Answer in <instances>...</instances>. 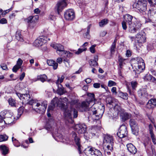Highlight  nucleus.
Segmentation results:
<instances>
[{
  "mask_svg": "<svg viewBox=\"0 0 156 156\" xmlns=\"http://www.w3.org/2000/svg\"><path fill=\"white\" fill-rule=\"evenodd\" d=\"M149 130L152 142L154 144H156V137L153 132V127L152 125L150 124L149 126Z\"/></svg>",
  "mask_w": 156,
  "mask_h": 156,
  "instance_id": "a878e982",
  "label": "nucleus"
},
{
  "mask_svg": "<svg viewBox=\"0 0 156 156\" xmlns=\"http://www.w3.org/2000/svg\"><path fill=\"white\" fill-rule=\"evenodd\" d=\"M125 60V59H123L122 58H119V67L122 68L123 66V64H125L124 61Z\"/></svg>",
  "mask_w": 156,
  "mask_h": 156,
  "instance_id": "c03bdc74",
  "label": "nucleus"
},
{
  "mask_svg": "<svg viewBox=\"0 0 156 156\" xmlns=\"http://www.w3.org/2000/svg\"><path fill=\"white\" fill-rule=\"evenodd\" d=\"M129 124L132 130H134L138 127L137 123L136 120L133 119H130L129 120Z\"/></svg>",
  "mask_w": 156,
  "mask_h": 156,
  "instance_id": "cd10ccee",
  "label": "nucleus"
},
{
  "mask_svg": "<svg viewBox=\"0 0 156 156\" xmlns=\"http://www.w3.org/2000/svg\"><path fill=\"white\" fill-rule=\"evenodd\" d=\"M150 71L153 75L156 76V70L151 69H150Z\"/></svg>",
  "mask_w": 156,
  "mask_h": 156,
  "instance_id": "774afa93",
  "label": "nucleus"
},
{
  "mask_svg": "<svg viewBox=\"0 0 156 156\" xmlns=\"http://www.w3.org/2000/svg\"><path fill=\"white\" fill-rule=\"evenodd\" d=\"M38 80L42 82H44L47 79V76L45 74L37 76Z\"/></svg>",
  "mask_w": 156,
  "mask_h": 156,
  "instance_id": "f704fd0d",
  "label": "nucleus"
},
{
  "mask_svg": "<svg viewBox=\"0 0 156 156\" xmlns=\"http://www.w3.org/2000/svg\"><path fill=\"white\" fill-rule=\"evenodd\" d=\"M150 6H155L156 5V0H147Z\"/></svg>",
  "mask_w": 156,
  "mask_h": 156,
  "instance_id": "8fccbe9b",
  "label": "nucleus"
},
{
  "mask_svg": "<svg viewBox=\"0 0 156 156\" xmlns=\"http://www.w3.org/2000/svg\"><path fill=\"white\" fill-rule=\"evenodd\" d=\"M128 151L131 154H134L137 152V149L133 144L129 143L126 145Z\"/></svg>",
  "mask_w": 156,
  "mask_h": 156,
  "instance_id": "393cba45",
  "label": "nucleus"
},
{
  "mask_svg": "<svg viewBox=\"0 0 156 156\" xmlns=\"http://www.w3.org/2000/svg\"><path fill=\"white\" fill-rule=\"evenodd\" d=\"M55 62V61L53 60H48L47 61V63L49 66H51L53 65V63Z\"/></svg>",
  "mask_w": 156,
  "mask_h": 156,
  "instance_id": "052dcab7",
  "label": "nucleus"
},
{
  "mask_svg": "<svg viewBox=\"0 0 156 156\" xmlns=\"http://www.w3.org/2000/svg\"><path fill=\"white\" fill-rule=\"evenodd\" d=\"M48 18L51 20H55L56 19L55 16L54 15L51 14L49 16Z\"/></svg>",
  "mask_w": 156,
  "mask_h": 156,
  "instance_id": "69168bd1",
  "label": "nucleus"
},
{
  "mask_svg": "<svg viewBox=\"0 0 156 156\" xmlns=\"http://www.w3.org/2000/svg\"><path fill=\"white\" fill-rule=\"evenodd\" d=\"M84 138L86 140H88L90 138V136L89 135L88 133H86V132L83 133Z\"/></svg>",
  "mask_w": 156,
  "mask_h": 156,
  "instance_id": "0e129e2a",
  "label": "nucleus"
},
{
  "mask_svg": "<svg viewBox=\"0 0 156 156\" xmlns=\"http://www.w3.org/2000/svg\"><path fill=\"white\" fill-rule=\"evenodd\" d=\"M1 115L4 116L5 119V118L12 116L13 113L8 110H4L1 112Z\"/></svg>",
  "mask_w": 156,
  "mask_h": 156,
  "instance_id": "c85d7f7f",
  "label": "nucleus"
},
{
  "mask_svg": "<svg viewBox=\"0 0 156 156\" xmlns=\"http://www.w3.org/2000/svg\"><path fill=\"white\" fill-rule=\"evenodd\" d=\"M57 86L58 87V89L57 90L58 94L60 95L63 94L65 93V91L62 84H59V85Z\"/></svg>",
  "mask_w": 156,
  "mask_h": 156,
  "instance_id": "72a5a7b5",
  "label": "nucleus"
},
{
  "mask_svg": "<svg viewBox=\"0 0 156 156\" xmlns=\"http://www.w3.org/2000/svg\"><path fill=\"white\" fill-rule=\"evenodd\" d=\"M68 99L66 98H65L63 99L62 98L58 99L56 97L55 98L51 101V105L48 106V111H52L55 106L60 107L64 111V115L66 119L72 120V113H73V118H76L77 117L78 112L74 108H71L70 110L68 109L66 103Z\"/></svg>",
  "mask_w": 156,
  "mask_h": 156,
  "instance_id": "f257e3e1",
  "label": "nucleus"
},
{
  "mask_svg": "<svg viewBox=\"0 0 156 156\" xmlns=\"http://www.w3.org/2000/svg\"><path fill=\"white\" fill-rule=\"evenodd\" d=\"M111 91L113 94L115 95L118 94V92H117L116 91V87H112L111 89Z\"/></svg>",
  "mask_w": 156,
  "mask_h": 156,
  "instance_id": "13d9d810",
  "label": "nucleus"
},
{
  "mask_svg": "<svg viewBox=\"0 0 156 156\" xmlns=\"http://www.w3.org/2000/svg\"><path fill=\"white\" fill-rule=\"evenodd\" d=\"M98 56L97 55L94 56V59L90 60V64L91 66L95 67L98 66L97 61H98Z\"/></svg>",
  "mask_w": 156,
  "mask_h": 156,
  "instance_id": "c756f323",
  "label": "nucleus"
},
{
  "mask_svg": "<svg viewBox=\"0 0 156 156\" xmlns=\"http://www.w3.org/2000/svg\"><path fill=\"white\" fill-rule=\"evenodd\" d=\"M58 79L56 81V84L57 86H58L59 84H61L62 83L64 79V76L63 75H62L61 77L59 75H58L57 76Z\"/></svg>",
  "mask_w": 156,
  "mask_h": 156,
  "instance_id": "e433bc0d",
  "label": "nucleus"
},
{
  "mask_svg": "<svg viewBox=\"0 0 156 156\" xmlns=\"http://www.w3.org/2000/svg\"><path fill=\"white\" fill-rule=\"evenodd\" d=\"M8 138V136L5 134L0 135V142L6 141Z\"/></svg>",
  "mask_w": 156,
  "mask_h": 156,
  "instance_id": "79ce46f5",
  "label": "nucleus"
},
{
  "mask_svg": "<svg viewBox=\"0 0 156 156\" xmlns=\"http://www.w3.org/2000/svg\"><path fill=\"white\" fill-rule=\"evenodd\" d=\"M93 87L96 88H99L101 86L100 84L99 83H95L93 84Z\"/></svg>",
  "mask_w": 156,
  "mask_h": 156,
  "instance_id": "338daca9",
  "label": "nucleus"
},
{
  "mask_svg": "<svg viewBox=\"0 0 156 156\" xmlns=\"http://www.w3.org/2000/svg\"><path fill=\"white\" fill-rule=\"evenodd\" d=\"M52 64L53 65L51 66L53 67V68L54 70L56 69L57 68L58 66V63L55 61V62Z\"/></svg>",
  "mask_w": 156,
  "mask_h": 156,
  "instance_id": "680f3d73",
  "label": "nucleus"
},
{
  "mask_svg": "<svg viewBox=\"0 0 156 156\" xmlns=\"http://www.w3.org/2000/svg\"><path fill=\"white\" fill-rule=\"evenodd\" d=\"M118 95L121 98L125 100L128 98V94L126 93H123L120 90L118 91Z\"/></svg>",
  "mask_w": 156,
  "mask_h": 156,
  "instance_id": "7c9ffc66",
  "label": "nucleus"
},
{
  "mask_svg": "<svg viewBox=\"0 0 156 156\" xmlns=\"http://www.w3.org/2000/svg\"><path fill=\"white\" fill-rule=\"evenodd\" d=\"M7 21L6 19L2 18L0 20V23L2 24H6L7 23Z\"/></svg>",
  "mask_w": 156,
  "mask_h": 156,
  "instance_id": "e2e57ef3",
  "label": "nucleus"
},
{
  "mask_svg": "<svg viewBox=\"0 0 156 156\" xmlns=\"http://www.w3.org/2000/svg\"><path fill=\"white\" fill-rule=\"evenodd\" d=\"M156 106V99H151L147 104V107L148 109H153Z\"/></svg>",
  "mask_w": 156,
  "mask_h": 156,
  "instance_id": "5701e85b",
  "label": "nucleus"
},
{
  "mask_svg": "<svg viewBox=\"0 0 156 156\" xmlns=\"http://www.w3.org/2000/svg\"><path fill=\"white\" fill-rule=\"evenodd\" d=\"M72 137L74 139L75 142L77 146V149L80 154L81 153V146L80 144V140L79 136H77L76 133L72 132L71 133Z\"/></svg>",
  "mask_w": 156,
  "mask_h": 156,
  "instance_id": "f3484780",
  "label": "nucleus"
},
{
  "mask_svg": "<svg viewBox=\"0 0 156 156\" xmlns=\"http://www.w3.org/2000/svg\"><path fill=\"white\" fill-rule=\"evenodd\" d=\"M109 20L107 19H105L101 20L99 23V25L100 27H103L108 23Z\"/></svg>",
  "mask_w": 156,
  "mask_h": 156,
  "instance_id": "ea45409f",
  "label": "nucleus"
},
{
  "mask_svg": "<svg viewBox=\"0 0 156 156\" xmlns=\"http://www.w3.org/2000/svg\"><path fill=\"white\" fill-rule=\"evenodd\" d=\"M23 111V107L21 106L19 108L18 110V115L20 117V116L22 114Z\"/></svg>",
  "mask_w": 156,
  "mask_h": 156,
  "instance_id": "49530a36",
  "label": "nucleus"
},
{
  "mask_svg": "<svg viewBox=\"0 0 156 156\" xmlns=\"http://www.w3.org/2000/svg\"><path fill=\"white\" fill-rule=\"evenodd\" d=\"M86 151L89 156H102L101 152L94 148H88Z\"/></svg>",
  "mask_w": 156,
  "mask_h": 156,
  "instance_id": "2eb2a0df",
  "label": "nucleus"
},
{
  "mask_svg": "<svg viewBox=\"0 0 156 156\" xmlns=\"http://www.w3.org/2000/svg\"><path fill=\"white\" fill-rule=\"evenodd\" d=\"M128 133L126 127L124 124H122L120 126L117 135L120 138H122L127 137Z\"/></svg>",
  "mask_w": 156,
  "mask_h": 156,
  "instance_id": "f8f14e48",
  "label": "nucleus"
},
{
  "mask_svg": "<svg viewBox=\"0 0 156 156\" xmlns=\"http://www.w3.org/2000/svg\"><path fill=\"white\" fill-rule=\"evenodd\" d=\"M117 83L114 81L111 80H109L108 83V86L109 87H111L113 86H116Z\"/></svg>",
  "mask_w": 156,
  "mask_h": 156,
  "instance_id": "de8ad7c7",
  "label": "nucleus"
},
{
  "mask_svg": "<svg viewBox=\"0 0 156 156\" xmlns=\"http://www.w3.org/2000/svg\"><path fill=\"white\" fill-rule=\"evenodd\" d=\"M86 49V48H79L78 51L76 52V54L77 55H79L83 51H85Z\"/></svg>",
  "mask_w": 156,
  "mask_h": 156,
  "instance_id": "6e6d98bb",
  "label": "nucleus"
},
{
  "mask_svg": "<svg viewBox=\"0 0 156 156\" xmlns=\"http://www.w3.org/2000/svg\"><path fill=\"white\" fill-rule=\"evenodd\" d=\"M14 118H15L14 116L9 117L7 118H5L4 119V123L6 124L11 123L13 122V119Z\"/></svg>",
  "mask_w": 156,
  "mask_h": 156,
  "instance_id": "473e14b6",
  "label": "nucleus"
},
{
  "mask_svg": "<svg viewBox=\"0 0 156 156\" xmlns=\"http://www.w3.org/2000/svg\"><path fill=\"white\" fill-rule=\"evenodd\" d=\"M20 68L15 65L13 68L12 70L13 72L16 73L17 71Z\"/></svg>",
  "mask_w": 156,
  "mask_h": 156,
  "instance_id": "bf43d9fd",
  "label": "nucleus"
},
{
  "mask_svg": "<svg viewBox=\"0 0 156 156\" xmlns=\"http://www.w3.org/2000/svg\"><path fill=\"white\" fill-rule=\"evenodd\" d=\"M91 26V24H90L87 27V31L84 35V37L88 39H90V35L89 34L90 29Z\"/></svg>",
  "mask_w": 156,
  "mask_h": 156,
  "instance_id": "4c0bfd02",
  "label": "nucleus"
},
{
  "mask_svg": "<svg viewBox=\"0 0 156 156\" xmlns=\"http://www.w3.org/2000/svg\"><path fill=\"white\" fill-rule=\"evenodd\" d=\"M87 129V126L84 124H78L75 126V130L79 134L85 133Z\"/></svg>",
  "mask_w": 156,
  "mask_h": 156,
  "instance_id": "aec40b11",
  "label": "nucleus"
},
{
  "mask_svg": "<svg viewBox=\"0 0 156 156\" xmlns=\"http://www.w3.org/2000/svg\"><path fill=\"white\" fill-rule=\"evenodd\" d=\"M51 46L55 49L56 50L57 53L60 56H62V52L64 50V48L63 46L60 44H52L51 45Z\"/></svg>",
  "mask_w": 156,
  "mask_h": 156,
  "instance_id": "6ab92c4d",
  "label": "nucleus"
},
{
  "mask_svg": "<svg viewBox=\"0 0 156 156\" xmlns=\"http://www.w3.org/2000/svg\"><path fill=\"white\" fill-rule=\"evenodd\" d=\"M65 18L67 20L71 21L73 20L75 18V13L72 9L67 10L64 14Z\"/></svg>",
  "mask_w": 156,
  "mask_h": 156,
  "instance_id": "a211bd4d",
  "label": "nucleus"
},
{
  "mask_svg": "<svg viewBox=\"0 0 156 156\" xmlns=\"http://www.w3.org/2000/svg\"><path fill=\"white\" fill-rule=\"evenodd\" d=\"M16 38L19 41H23V39L21 34V33L19 31H17L16 34Z\"/></svg>",
  "mask_w": 156,
  "mask_h": 156,
  "instance_id": "58836bf2",
  "label": "nucleus"
},
{
  "mask_svg": "<svg viewBox=\"0 0 156 156\" xmlns=\"http://www.w3.org/2000/svg\"><path fill=\"white\" fill-rule=\"evenodd\" d=\"M116 45L115 44H112L110 48V51L112 54H113L115 51Z\"/></svg>",
  "mask_w": 156,
  "mask_h": 156,
  "instance_id": "5fc2aeb1",
  "label": "nucleus"
},
{
  "mask_svg": "<svg viewBox=\"0 0 156 156\" xmlns=\"http://www.w3.org/2000/svg\"><path fill=\"white\" fill-rule=\"evenodd\" d=\"M147 139H148V141H144L143 144L146 149L147 153L149 154H151L152 153H153V150L151 145L149 143V139L147 138Z\"/></svg>",
  "mask_w": 156,
  "mask_h": 156,
  "instance_id": "4be33fe9",
  "label": "nucleus"
},
{
  "mask_svg": "<svg viewBox=\"0 0 156 156\" xmlns=\"http://www.w3.org/2000/svg\"><path fill=\"white\" fill-rule=\"evenodd\" d=\"M92 104L93 105L91 107L89 108L88 110V109L86 111H88V113L90 115H94L96 117L95 119L98 120L102 117L104 113V110L102 109H98L97 106V104H95L94 103Z\"/></svg>",
  "mask_w": 156,
  "mask_h": 156,
  "instance_id": "0eeeda50",
  "label": "nucleus"
},
{
  "mask_svg": "<svg viewBox=\"0 0 156 156\" xmlns=\"http://www.w3.org/2000/svg\"><path fill=\"white\" fill-rule=\"evenodd\" d=\"M127 23L124 20L123 21L122 23V27L124 30H126L127 29Z\"/></svg>",
  "mask_w": 156,
  "mask_h": 156,
  "instance_id": "3c124183",
  "label": "nucleus"
},
{
  "mask_svg": "<svg viewBox=\"0 0 156 156\" xmlns=\"http://www.w3.org/2000/svg\"><path fill=\"white\" fill-rule=\"evenodd\" d=\"M152 76L150 74H147L144 76V79L145 81H151Z\"/></svg>",
  "mask_w": 156,
  "mask_h": 156,
  "instance_id": "a18cd8bd",
  "label": "nucleus"
},
{
  "mask_svg": "<svg viewBox=\"0 0 156 156\" xmlns=\"http://www.w3.org/2000/svg\"><path fill=\"white\" fill-rule=\"evenodd\" d=\"M12 139L13 143L15 146L18 147L20 146L19 145V143L18 141L16 138H15L13 137H12Z\"/></svg>",
  "mask_w": 156,
  "mask_h": 156,
  "instance_id": "37998d69",
  "label": "nucleus"
},
{
  "mask_svg": "<svg viewBox=\"0 0 156 156\" xmlns=\"http://www.w3.org/2000/svg\"><path fill=\"white\" fill-rule=\"evenodd\" d=\"M13 9V7H11L10 9L4 10V11H2V16H4L8 12H9V11L12 10Z\"/></svg>",
  "mask_w": 156,
  "mask_h": 156,
  "instance_id": "603ef678",
  "label": "nucleus"
},
{
  "mask_svg": "<svg viewBox=\"0 0 156 156\" xmlns=\"http://www.w3.org/2000/svg\"><path fill=\"white\" fill-rule=\"evenodd\" d=\"M0 152L2 155L5 156L9 153V148L5 145H0Z\"/></svg>",
  "mask_w": 156,
  "mask_h": 156,
  "instance_id": "b1692460",
  "label": "nucleus"
},
{
  "mask_svg": "<svg viewBox=\"0 0 156 156\" xmlns=\"http://www.w3.org/2000/svg\"><path fill=\"white\" fill-rule=\"evenodd\" d=\"M62 57H68L70 58L73 55V53L70 52L69 51H67L65 50L63 51L62 52Z\"/></svg>",
  "mask_w": 156,
  "mask_h": 156,
  "instance_id": "2f4dec72",
  "label": "nucleus"
},
{
  "mask_svg": "<svg viewBox=\"0 0 156 156\" xmlns=\"http://www.w3.org/2000/svg\"><path fill=\"white\" fill-rule=\"evenodd\" d=\"M147 4L146 0H138L133 3V6L138 13L144 15L146 14Z\"/></svg>",
  "mask_w": 156,
  "mask_h": 156,
  "instance_id": "39448f33",
  "label": "nucleus"
},
{
  "mask_svg": "<svg viewBox=\"0 0 156 156\" xmlns=\"http://www.w3.org/2000/svg\"><path fill=\"white\" fill-rule=\"evenodd\" d=\"M132 66L133 69L136 70V73H139L144 71L145 69V64L144 60L140 57L134 58L131 60Z\"/></svg>",
  "mask_w": 156,
  "mask_h": 156,
  "instance_id": "20e7f679",
  "label": "nucleus"
},
{
  "mask_svg": "<svg viewBox=\"0 0 156 156\" xmlns=\"http://www.w3.org/2000/svg\"><path fill=\"white\" fill-rule=\"evenodd\" d=\"M23 62V61L22 60L21 58H19L17 61L16 64V65L21 68V66Z\"/></svg>",
  "mask_w": 156,
  "mask_h": 156,
  "instance_id": "864d4df0",
  "label": "nucleus"
},
{
  "mask_svg": "<svg viewBox=\"0 0 156 156\" xmlns=\"http://www.w3.org/2000/svg\"><path fill=\"white\" fill-rule=\"evenodd\" d=\"M96 45L95 44H94L92 45L91 47H90V51L92 53H95V48L96 47Z\"/></svg>",
  "mask_w": 156,
  "mask_h": 156,
  "instance_id": "4d7b16f0",
  "label": "nucleus"
},
{
  "mask_svg": "<svg viewBox=\"0 0 156 156\" xmlns=\"http://www.w3.org/2000/svg\"><path fill=\"white\" fill-rule=\"evenodd\" d=\"M87 98L85 101L82 102L79 107V109L81 112L86 111L88 109V107L91 104L94 103L95 100L94 95V93H87Z\"/></svg>",
  "mask_w": 156,
  "mask_h": 156,
  "instance_id": "423d86ee",
  "label": "nucleus"
},
{
  "mask_svg": "<svg viewBox=\"0 0 156 156\" xmlns=\"http://www.w3.org/2000/svg\"><path fill=\"white\" fill-rule=\"evenodd\" d=\"M16 95L23 101L26 102L29 101L28 103L31 105L33 109L36 112L40 113L44 112L47 107V102L46 101L38 102L34 100H30V96L29 94H21L16 92Z\"/></svg>",
  "mask_w": 156,
  "mask_h": 156,
  "instance_id": "f03ea898",
  "label": "nucleus"
},
{
  "mask_svg": "<svg viewBox=\"0 0 156 156\" xmlns=\"http://www.w3.org/2000/svg\"><path fill=\"white\" fill-rule=\"evenodd\" d=\"M136 37L137 42L139 44H143L146 41V34L144 31H141L137 33Z\"/></svg>",
  "mask_w": 156,
  "mask_h": 156,
  "instance_id": "dca6fc26",
  "label": "nucleus"
},
{
  "mask_svg": "<svg viewBox=\"0 0 156 156\" xmlns=\"http://www.w3.org/2000/svg\"><path fill=\"white\" fill-rule=\"evenodd\" d=\"M114 139L113 136L109 134L105 135L103 144L106 146L107 150L111 151L113 150Z\"/></svg>",
  "mask_w": 156,
  "mask_h": 156,
  "instance_id": "6e6552de",
  "label": "nucleus"
},
{
  "mask_svg": "<svg viewBox=\"0 0 156 156\" xmlns=\"http://www.w3.org/2000/svg\"><path fill=\"white\" fill-rule=\"evenodd\" d=\"M148 17L152 19L154 24H153L154 27L156 26V7L155 6H150L148 12Z\"/></svg>",
  "mask_w": 156,
  "mask_h": 156,
  "instance_id": "ddd939ff",
  "label": "nucleus"
},
{
  "mask_svg": "<svg viewBox=\"0 0 156 156\" xmlns=\"http://www.w3.org/2000/svg\"><path fill=\"white\" fill-rule=\"evenodd\" d=\"M133 18L132 16L127 14L124 16V20L127 23L129 32L131 33H135L140 28L141 24L137 21L133 22Z\"/></svg>",
  "mask_w": 156,
  "mask_h": 156,
  "instance_id": "7ed1b4c3",
  "label": "nucleus"
},
{
  "mask_svg": "<svg viewBox=\"0 0 156 156\" xmlns=\"http://www.w3.org/2000/svg\"><path fill=\"white\" fill-rule=\"evenodd\" d=\"M39 19L38 16L36 15L34 16H30L27 19L28 26L29 28H32L36 26V22Z\"/></svg>",
  "mask_w": 156,
  "mask_h": 156,
  "instance_id": "9d476101",
  "label": "nucleus"
},
{
  "mask_svg": "<svg viewBox=\"0 0 156 156\" xmlns=\"http://www.w3.org/2000/svg\"><path fill=\"white\" fill-rule=\"evenodd\" d=\"M122 115H120L122 117V121L124 122L128 119L130 117L129 115L127 113L125 112V111Z\"/></svg>",
  "mask_w": 156,
  "mask_h": 156,
  "instance_id": "c9c22d12",
  "label": "nucleus"
},
{
  "mask_svg": "<svg viewBox=\"0 0 156 156\" xmlns=\"http://www.w3.org/2000/svg\"><path fill=\"white\" fill-rule=\"evenodd\" d=\"M132 89L130 88L128 86H127L128 91L131 96H134L135 91L137 87V83L136 81H132L131 83Z\"/></svg>",
  "mask_w": 156,
  "mask_h": 156,
  "instance_id": "412c9836",
  "label": "nucleus"
},
{
  "mask_svg": "<svg viewBox=\"0 0 156 156\" xmlns=\"http://www.w3.org/2000/svg\"><path fill=\"white\" fill-rule=\"evenodd\" d=\"M155 44H148L147 47V50L150 51L154 49V48Z\"/></svg>",
  "mask_w": 156,
  "mask_h": 156,
  "instance_id": "09e8293b",
  "label": "nucleus"
},
{
  "mask_svg": "<svg viewBox=\"0 0 156 156\" xmlns=\"http://www.w3.org/2000/svg\"><path fill=\"white\" fill-rule=\"evenodd\" d=\"M138 94L139 97L144 101H147L152 96L151 95L147 93L146 89L145 88L140 89L138 91Z\"/></svg>",
  "mask_w": 156,
  "mask_h": 156,
  "instance_id": "4468645a",
  "label": "nucleus"
},
{
  "mask_svg": "<svg viewBox=\"0 0 156 156\" xmlns=\"http://www.w3.org/2000/svg\"><path fill=\"white\" fill-rule=\"evenodd\" d=\"M8 101L9 105L13 107H16V101L14 99L11 98H9Z\"/></svg>",
  "mask_w": 156,
  "mask_h": 156,
  "instance_id": "a19ab883",
  "label": "nucleus"
},
{
  "mask_svg": "<svg viewBox=\"0 0 156 156\" xmlns=\"http://www.w3.org/2000/svg\"><path fill=\"white\" fill-rule=\"evenodd\" d=\"M46 35L47 36V34H44V35L41 36L36 39L33 43V45L37 47H40L45 44L48 40L50 41V38Z\"/></svg>",
  "mask_w": 156,
  "mask_h": 156,
  "instance_id": "1a4fd4ad",
  "label": "nucleus"
},
{
  "mask_svg": "<svg viewBox=\"0 0 156 156\" xmlns=\"http://www.w3.org/2000/svg\"><path fill=\"white\" fill-rule=\"evenodd\" d=\"M114 109L118 114L121 115L124 112V110L122 109L118 104H116L114 106Z\"/></svg>",
  "mask_w": 156,
  "mask_h": 156,
  "instance_id": "bb28decb",
  "label": "nucleus"
},
{
  "mask_svg": "<svg viewBox=\"0 0 156 156\" xmlns=\"http://www.w3.org/2000/svg\"><path fill=\"white\" fill-rule=\"evenodd\" d=\"M67 5L66 0H62L58 2L56 4L54 10L55 13L59 14V12L61 11Z\"/></svg>",
  "mask_w": 156,
  "mask_h": 156,
  "instance_id": "9b49d317",
  "label": "nucleus"
}]
</instances>
